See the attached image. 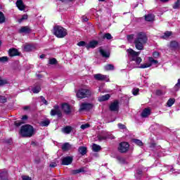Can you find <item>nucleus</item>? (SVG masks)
I'll use <instances>...</instances> for the list:
<instances>
[{
	"label": "nucleus",
	"instance_id": "f257e3e1",
	"mask_svg": "<svg viewBox=\"0 0 180 180\" xmlns=\"http://www.w3.org/2000/svg\"><path fill=\"white\" fill-rule=\"evenodd\" d=\"M127 39L129 43H132L134 40V44L136 50H144V45L148 41V38L145 32H138L134 38V34H129L127 36Z\"/></svg>",
	"mask_w": 180,
	"mask_h": 180
},
{
	"label": "nucleus",
	"instance_id": "f03ea898",
	"mask_svg": "<svg viewBox=\"0 0 180 180\" xmlns=\"http://www.w3.org/2000/svg\"><path fill=\"white\" fill-rule=\"evenodd\" d=\"M20 134L22 137H32L34 134V129L30 124H25L20 128Z\"/></svg>",
	"mask_w": 180,
	"mask_h": 180
},
{
	"label": "nucleus",
	"instance_id": "7ed1b4c3",
	"mask_svg": "<svg viewBox=\"0 0 180 180\" xmlns=\"http://www.w3.org/2000/svg\"><path fill=\"white\" fill-rule=\"evenodd\" d=\"M127 56L130 61H135L136 65H140V63L143 60L139 56L140 52H136L131 49L127 50Z\"/></svg>",
	"mask_w": 180,
	"mask_h": 180
},
{
	"label": "nucleus",
	"instance_id": "20e7f679",
	"mask_svg": "<svg viewBox=\"0 0 180 180\" xmlns=\"http://www.w3.org/2000/svg\"><path fill=\"white\" fill-rule=\"evenodd\" d=\"M76 96L79 99L91 98L92 96V90L90 88H81L77 91Z\"/></svg>",
	"mask_w": 180,
	"mask_h": 180
},
{
	"label": "nucleus",
	"instance_id": "39448f33",
	"mask_svg": "<svg viewBox=\"0 0 180 180\" xmlns=\"http://www.w3.org/2000/svg\"><path fill=\"white\" fill-rule=\"evenodd\" d=\"M53 34L58 39H63L67 36L68 32L65 28L56 25L53 27Z\"/></svg>",
	"mask_w": 180,
	"mask_h": 180
},
{
	"label": "nucleus",
	"instance_id": "423d86ee",
	"mask_svg": "<svg viewBox=\"0 0 180 180\" xmlns=\"http://www.w3.org/2000/svg\"><path fill=\"white\" fill-rule=\"evenodd\" d=\"M92 108H94V104L91 103H82L80 105V108L79 109V112H88L89 110H91V109H92Z\"/></svg>",
	"mask_w": 180,
	"mask_h": 180
},
{
	"label": "nucleus",
	"instance_id": "0eeeda50",
	"mask_svg": "<svg viewBox=\"0 0 180 180\" xmlns=\"http://www.w3.org/2000/svg\"><path fill=\"white\" fill-rule=\"evenodd\" d=\"M130 148V145L127 142H122L120 143L118 150L120 153H127L129 151V148Z\"/></svg>",
	"mask_w": 180,
	"mask_h": 180
},
{
	"label": "nucleus",
	"instance_id": "6e6552de",
	"mask_svg": "<svg viewBox=\"0 0 180 180\" xmlns=\"http://www.w3.org/2000/svg\"><path fill=\"white\" fill-rule=\"evenodd\" d=\"M58 116V117H61L63 116V113L60 110V106L58 105H56L53 106V109L51 110V116Z\"/></svg>",
	"mask_w": 180,
	"mask_h": 180
},
{
	"label": "nucleus",
	"instance_id": "1a4fd4ad",
	"mask_svg": "<svg viewBox=\"0 0 180 180\" xmlns=\"http://www.w3.org/2000/svg\"><path fill=\"white\" fill-rule=\"evenodd\" d=\"M72 156H67L63 158H62V162L61 165H70V164H72L73 160Z\"/></svg>",
	"mask_w": 180,
	"mask_h": 180
},
{
	"label": "nucleus",
	"instance_id": "9d476101",
	"mask_svg": "<svg viewBox=\"0 0 180 180\" xmlns=\"http://www.w3.org/2000/svg\"><path fill=\"white\" fill-rule=\"evenodd\" d=\"M62 109L63 110V112L65 113V115H71V106L67 103H64L62 104Z\"/></svg>",
	"mask_w": 180,
	"mask_h": 180
},
{
	"label": "nucleus",
	"instance_id": "9b49d317",
	"mask_svg": "<svg viewBox=\"0 0 180 180\" xmlns=\"http://www.w3.org/2000/svg\"><path fill=\"white\" fill-rule=\"evenodd\" d=\"M110 110H111V112H117L119 110V101H118L116 100L110 104Z\"/></svg>",
	"mask_w": 180,
	"mask_h": 180
},
{
	"label": "nucleus",
	"instance_id": "f8f14e48",
	"mask_svg": "<svg viewBox=\"0 0 180 180\" xmlns=\"http://www.w3.org/2000/svg\"><path fill=\"white\" fill-rule=\"evenodd\" d=\"M94 78L96 81H105L108 77L105 75H102L101 73L94 75Z\"/></svg>",
	"mask_w": 180,
	"mask_h": 180
},
{
	"label": "nucleus",
	"instance_id": "ddd939ff",
	"mask_svg": "<svg viewBox=\"0 0 180 180\" xmlns=\"http://www.w3.org/2000/svg\"><path fill=\"white\" fill-rule=\"evenodd\" d=\"M108 139H110L111 140H114L115 136H113V135H112L109 133H107L106 135H105V136H102V135L98 136L99 141H102V140H106Z\"/></svg>",
	"mask_w": 180,
	"mask_h": 180
},
{
	"label": "nucleus",
	"instance_id": "4468645a",
	"mask_svg": "<svg viewBox=\"0 0 180 180\" xmlns=\"http://www.w3.org/2000/svg\"><path fill=\"white\" fill-rule=\"evenodd\" d=\"M24 51H33L36 47L33 44H25L23 45Z\"/></svg>",
	"mask_w": 180,
	"mask_h": 180
},
{
	"label": "nucleus",
	"instance_id": "2eb2a0df",
	"mask_svg": "<svg viewBox=\"0 0 180 180\" xmlns=\"http://www.w3.org/2000/svg\"><path fill=\"white\" fill-rule=\"evenodd\" d=\"M15 5L20 11H25V9L26 8V6L23 4L22 0H17Z\"/></svg>",
	"mask_w": 180,
	"mask_h": 180
},
{
	"label": "nucleus",
	"instance_id": "dca6fc26",
	"mask_svg": "<svg viewBox=\"0 0 180 180\" xmlns=\"http://www.w3.org/2000/svg\"><path fill=\"white\" fill-rule=\"evenodd\" d=\"M31 32L32 30L30 29V27H29V26L22 27L19 30V33H25V34H29V33H30Z\"/></svg>",
	"mask_w": 180,
	"mask_h": 180
},
{
	"label": "nucleus",
	"instance_id": "f3484780",
	"mask_svg": "<svg viewBox=\"0 0 180 180\" xmlns=\"http://www.w3.org/2000/svg\"><path fill=\"white\" fill-rule=\"evenodd\" d=\"M19 51L15 48L10 49L8 50V55L10 56V57H15L16 56H19Z\"/></svg>",
	"mask_w": 180,
	"mask_h": 180
},
{
	"label": "nucleus",
	"instance_id": "a211bd4d",
	"mask_svg": "<svg viewBox=\"0 0 180 180\" xmlns=\"http://www.w3.org/2000/svg\"><path fill=\"white\" fill-rule=\"evenodd\" d=\"M169 49L172 50H176V49H179L180 45L176 41H172L169 46Z\"/></svg>",
	"mask_w": 180,
	"mask_h": 180
},
{
	"label": "nucleus",
	"instance_id": "6ab92c4d",
	"mask_svg": "<svg viewBox=\"0 0 180 180\" xmlns=\"http://www.w3.org/2000/svg\"><path fill=\"white\" fill-rule=\"evenodd\" d=\"M97 46H98V41H91L89 42V44L86 45V48H87V49H95V47H96Z\"/></svg>",
	"mask_w": 180,
	"mask_h": 180
},
{
	"label": "nucleus",
	"instance_id": "aec40b11",
	"mask_svg": "<svg viewBox=\"0 0 180 180\" xmlns=\"http://www.w3.org/2000/svg\"><path fill=\"white\" fill-rule=\"evenodd\" d=\"M150 115H151V110L150 108H145L141 113L142 117H148Z\"/></svg>",
	"mask_w": 180,
	"mask_h": 180
},
{
	"label": "nucleus",
	"instance_id": "412c9836",
	"mask_svg": "<svg viewBox=\"0 0 180 180\" xmlns=\"http://www.w3.org/2000/svg\"><path fill=\"white\" fill-rule=\"evenodd\" d=\"M110 98V95L105 94L104 96H101L98 97V101L99 102H105V101H109Z\"/></svg>",
	"mask_w": 180,
	"mask_h": 180
},
{
	"label": "nucleus",
	"instance_id": "4be33fe9",
	"mask_svg": "<svg viewBox=\"0 0 180 180\" xmlns=\"http://www.w3.org/2000/svg\"><path fill=\"white\" fill-rule=\"evenodd\" d=\"M155 18V16H154L153 14H148L145 15V20H146V22H153Z\"/></svg>",
	"mask_w": 180,
	"mask_h": 180
},
{
	"label": "nucleus",
	"instance_id": "5701e85b",
	"mask_svg": "<svg viewBox=\"0 0 180 180\" xmlns=\"http://www.w3.org/2000/svg\"><path fill=\"white\" fill-rule=\"evenodd\" d=\"M62 131L63 133H65V134H70V133H71V131H72V127L66 126L65 127H64Z\"/></svg>",
	"mask_w": 180,
	"mask_h": 180
},
{
	"label": "nucleus",
	"instance_id": "b1692460",
	"mask_svg": "<svg viewBox=\"0 0 180 180\" xmlns=\"http://www.w3.org/2000/svg\"><path fill=\"white\" fill-rule=\"evenodd\" d=\"M71 148V145L70 144V143H65L63 146H62V150L63 151H70V149Z\"/></svg>",
	"mask_w": 180,
	"mask_h": 180
},
{
	"label": "nucleus",
	"instance_id": "393cba45",
	"mask_svg": "<svg viewBox=\"0 0 180 180\" xmlns=\"http://www.w3.org/2000/svg\"><path fill=\"white\" fill-rule=\"evenodd\" d=\"M78 151L81 155H85L86 154V147L85 146H80L78 148Z\"/></svg>",
	"mask_w": 180,
	"mask_h": 180
},
{
	"label": "nucleus",
	"instance_id": "a878e982",
	"mask_svg": "<svg viewBox=\"0 0 180 180\" xmlns=\"http://www.w3.org/2000/svg\"><path fill=\"white\" fill-rule=\"evenodd\" d=\"M105 71H113L115 70V65L112 64H108L104 67Z\"/></svg>",
	"mask_w": 180,
	"mask_h": 180
},
{
	"label": "nucleus",
	"instance_id": "bb28decb",
	"mask_svg": "<svg viewBox=\"0 0 180 180\" xmlns=\"http://www.w3.org/2000/svg\"><path fill=\"white\" fill-rule=\"evenodd\" d=\"M101 146L96 145V143H94L92 146V150L94 153H98V151H101Z\"/></svg>",
	"mask_w": 180,
	"mask_h": 180
},
{
	"label": "nucleus",
	"instance_id": "cd10ccee",
	"mask_svg": "<svg viewBox=\"0 0 180 180\" xmlns=\"http://www.w3.org/2000/svg\"><path fill=\"white\" fill-rule=\"evenodd\" d=\"M148 67H151V63H144L140 66H134V68H148Z\"/></svg>",
	"mask_w": 180,
	"mask_h": 180
},
{
	"label": "nucleus",
	"instance_id": "c85d7f7f",
	"mask_svg": "<svg viewBox=\"0 0 180 180\" xmlns=\"http://www.w3.org/2000/svg\"><path fill=\"white\" fill-rule=\"evenodd\" d=\"M40 91H41V88L40 87V86H35L32 89V91L33 92V94H39Z\"/></svg>",
	"mask_w": 180,
	"mask_h": 180
},
{
	"label": "nucleus",
	"instance_id": "c756f323",
	"mask_svg": "<svg viewBox=\"0 0 180 180\" xmlns=\"http://www.w3.org/2000/svg\"><path fill=\"white\" fill-rule=\"evenodd\" d=\"M100 54H101V56L105 58H109V53L105 52V50L100 49L99 50Z\"/></svg>",
	"mask_w": 180,
	"mask_h": 180
},
{
	"label": "nucleus",
	"instance_id": "7c9ffc66",
	"mask_svg": "<svg viewBox=\"0 0 180 180\" xmlns=\"http://www.w3.org/2000/svg\"><path fill=\"white\" fill-rule=\"evenodd\" d=\"M117 160L120 162V164H127L126 159L122 158L121 156H117Z\"/></svg>",
	"mask_w": 180,
	"mask_h": 180
},
{
	"label": "nucleus",
	"instance_id": "2f4dec72",
	"mask_svg": "<svg viewBox=\"0 0 180 180\" xmlns=\"http://www.w3.org/2000/svg\"><path fill=\"white\" fill-rule=\"evenodd\" d=\"M132 141H133V143H134L135 144H136V146H139V147H142V146H143V142L139 139H134L132 140Z\"/></svg>",
	"mask_w": 180,
	"mask_h": 180
},
{
	"label": "nucleus",
	"instance_id": "473e14b6",
	"mask_svg": "<svg viewBox=\"0 0 180 180\" xmlns=\"http://www.w3.org/2000/svg\"><path fill=\"white\" fill-rule=\"evenodd\" d=\"M84 172V168H80V169L72 170V174H73V175H76V174H80V172Z\"/></svg>",
	"mask_w": 180,
	"mask_h": 180
},
{
	"label": "nucleus",
	"instance_id": "72a5a7b5",
	"mask_svg": "<svg viewBox=\"0 0 180 180\" xmlns=\"http://www.w3.org/2000/svg\"><path fill=\"white\" fill-rule=\"evenodd\" d=\"M174 103H175V98H169L167 103V105L169 108H171Z\"/></svg>",
	"mask_w": 180,
	"mask_h": 180
},
{
	"label": "nucleus",
	"instance_id": "f704fd0d",
	"mask_svg": "<svg viewBox=\"0 0 180 180\" xmlns=\"http://www.w3.org/2000/svg\"><path fill=\"white\" fill-rule=\"evenodd\" d=\"M49 124H50V120H45L41 122V125H42L43 127H47Z\"/></svg>",
	"mask_w": 180,
	"mask_h": 180
},
{
	"label": "nucleus",
	"instance_id": "c9c22d12",
	"mask_svg": "<svg viewBox=\"0 0 180 180\" xmlns=\"http://www.w3.org/2000/svg\"><path fill=\"white\" fill-rule=\"evenodd\" d=\"M172 34V32L167 31L165 32L164 35L162 37V39H168Z\"/></svg>",
	"mask_w": 180,
	"mask_h": 180
},
{
	"label": "nucleus",
	"instance_id": "e433bc0d",
	"mask_svg": "<svg viewBox=\"0 0 180 180\" xmlns=\"http://www.w3.org/2000/svg\"><path fill=\"white\" fill-rule=\"evenodd\" d=\"M27 18L28 15L27 14L23 15L21 18L18 19V23H22V20H27Z\"/></svg>",
	"mask_w": 180,
	"mask_h": 180
},
{
	"label": "nucleus",
	"instance_id": "4c0bfd02",
	"mask_svg": "<svg viewBox=\"0 0 180 180\" xmlns=\"http://www.w3.org/2000/svg\"><path fill=\"white\" fill-rule=\"evenodd\" d=\"M5 22V15L2 11H0V23Z\"/></svg>",
	"mask_w": 180,
	"mask_h": 180
},
{
	"label": "nucleus",
	"instance_id": "58836bf2",
	"mask_svg": "<svg viewBox=\"0 0 180 180\" xmlns=\"http://www.w3.org/2000/svg\"><path fill=\"white\" fill-rule=\"evenodd\" d=\"M103 39H107V40H111V39H112V37L110 33H106L103 35Z\"/></svg>",
	"mask_w": 180,
	"mask_h": 180
},
{
	"label": "nucleus",
	"instance_id": "ea45409f",
	"mask_svg": "<svg viewBox=\"0 0 180 180\" xmlns=\"http://www.w3.org/2000/svg\"><path fill=\"white\" fill-rule=\"evenodd\" d=\"M174 88V91H179V88H180V78L178 79L177 84H175Z\"/></svg>",
	"mask_w": 180,
	"mask_h": 180
},
{
	"label": "nucleus",
	"instance_id": "a19ab883",
	"mask_svg": "<svg viewBox=\"0 0 180 180\" xmlns=\"http://www.w3.org/2000/svg\"><path fill=\"white\" fill-rule=\"evenodd\" d=\"M49 64H51V65H55V64H57V59L56 58H51L49 60Z\"/></svg>",
	"mask_w": 180,
	"mask_h": 180
},
{
	"label": "nucleus",
	"instance_id": "79ce46f5",
	"mask_svg": "<svg viewBox=\"0 0 180 180\" xmlns=\"http://www.w3.org/2000/svg\"><path fill=\"white\" fill-rule=\"evenodd\" d=\"M77 46H79V47H84V46L86 47V43L84 41H81L77 44Z\"/></svg>",
	"mask_w": 180,
	"mask_h": 180
},
{
	"label": "nucleus",
	"instance_id": "37998d69",
	"mask_svg": "<svg viewBox=\"0 0 180 180\" xmlns=\"http://www.w3.org/2000/svg\"><path fill=\"white\" fill-rule=\"evenodd\" d=\"M90 124H82L80 128L82 129V130H85V129H88L89 127H90Z\"/></svg>",
	"mask_w": 180,
	"mask_h": 180
},
{
	"label": "nucleus",
	"instance_id": "c03bdc74",
	"mask_svg": "<svg viewBox=\"0 0 180 180\" xmlns=\"http://www.w3.org/2000/svg\"><path fill=\"white\" fill-rule=\"evenodd\" d=\"M6 84H8V80L0 79V86H4V85H6Z\"/></svg>",
	"mask_w": 180,
	"mask_h": 180
},
{
	"label": "nucleus",
	"instance_id": "a18cd8bd",
	"mask_svg": "<svg viewBox=\"0 0 180 180\" xmlns=\"http://www.w3.org/2000/svg\"><path fill=\"white\" fill-rule=\"evenodd\" d=\"M180 6V3H179V0H178L176 3H174V4L173 5V8L174 9H178L179 8Z\"/></svg>",
	"mask_w": 180,
	"mask_h": 180
},
{
	"label": "nucleus",
	"instance_id": "49530a36",
	"mask_svg": "<svg viewBox=\"0 0 180 180\" xmlns=\"http://www.w3.org/2000/svg\"><path fill=\"white\" fill-rule=\"evenodd\" d=\"M149 61H150V64H158V60H155L153 58H149Z\"/></svg>",
	"mask_w": 180,
	"mask_h": 180
},
{
	"label": "nucleus",
	"instance_id": "de8ad7c7",
	"mask_svg": "<svg viewBox=\"0 0 180 180\" xmlns=\"http://www.w3.org/2000/svg\"><path fill=\"white\" fill-rule=\"evenodd\" d=\"M8 60V56H3L0 58V61H1V63H6Z\"/></svg>",
	"mask_w": 180,
	"mask_h": 180
},
{
	"label": "nucleus",
	"instance_id": "09e8293b",
	"mask_svg": "<svg viewBox=\"0 0 180 180\" xmlns=\"http://www.w3.org/2000/svg\"><path fill=\"white\" fill-rule=\"evenodd\" d=\"M0 103H6V98H5V96H0Z\"/></svg>",
	"mask_w": 180,
	"mask_h": 180
},
{
	"label": "nucleus",
	"instance_id": "8fccbe9b",
	"mask_svg": "<svg viewBox=\"0 0 180 180\" xmlns=\"http://www.w3.org/2000/svg\"><path fill=\"white\" fill-rule=\"evenodd\" d=\"M40 99H41V101L43 102L44 105H48L47 100L44 98V96H41Z\"/></svg>",
	"mask_w": 180,
	"mask_h": 180
},
{
	"label": "nucleus",
	"instance_id": "3c124183",
	"mask_svg": "<svg viewBox=\"0 0 180 180\" xmlns=\"http://www.w3.org/2000/svg\"><path fill=\"white\" fill-rule=\"evenodd\" d=\"M119 129H120L121 130H124V129H126V125L123 124H120L119 123L117 124Z\"/></svg>",
	"mask_w": 180,
	"mask_h": 180
},
{
	"label": "nucleus",
	"instance_id": "603ef678",
	"mask_svg": "<svg viewBox=\"0 0 180 180\" xmlns=\"http://www.w3.org/2000/svg\"><path fill=\"white\" fill-rule=\"evenodd\" d=\"M139 91H140V89H134L132 90L133 95H134V96L137 95L139 94Z\"/></svg>",
	"mask_w": 180,
	"mask_h": 180
},
{
	"label": "nucleus",
	"instance_id": "864d4df0",
	"mask_svg": "<svg viewBox=\"0 0 180 180\" xmlns=\"http://www.w3.org/2000/svg\"><path fill=\"white\" fill-rule=\"evenodd\" d=\"M21 178L22 180H32V177L29 176H22Z\"/></svg>",
	"mask_w": 180,
	"mask_h": 180
},
{
	"label": "nucleus",
	"instance_id": "5fc2aeb1",
	"mask_svg": "<svg viewBox=\"0 0 180 180\" xmlns=\"http://www.w3.org/2000/svg\"><path fill=\"white\" fill-rule=\"evenodd\" d=\"M153 56L155 58H158V57H160V53L157 51L153 52Z\"/></svg>",
	"mask_w": 180,
	"mask_h": 180
},
{
	"label": "nucleus",
	"instance_id": "6e6d98bb",
	"mask_svg": "<svg viewBox=\"0 0 180 180\" xmlns=\"http://www.w3.org/2000/svg\"><path fill=\"white\" fill-rule=\"evenodd\" d=\"M156 95H158V96H161V95H164V93H162V91L161 90H157Z\"/></svg>",
	"mask_w": 180,
	"mask_h": 180
},
{
	"label": "nucleus",
	"instance_id": "4d7b16f0",
	"mask_svg": "<svg viewBox=\"0 0 180 180\" xmlns=\"http://www.w3.org/2000/svg\"><path fill=\"white\" fill-rule=\"evenodd\" d=\"M22 124H23L22 122H15V126H16L17 127H19V126H22Z\"/></svg>",
	"mask_w": 180,
	"mask_h": 180
},
{
	"label": "nucleus",
	"instance_id": "13d9d810",
	"mask_svg": "<svg viewBox=\"0 0 180 180\" xmlns=\"http://www.w3.org/2000/svg\"><path fill=\"white\" fill-rule=\"evenodd\" d=\"M49 167L51 168H56V167H57V163L56 162H52L49 165Z\"/></svg>",
	"mask_w": 180,
	"mask_h": 180
},
{
	"label": "nucleus",
	"instance_id": "bf43d9fd",
	"mask_svg": "<svg viewBox=\"0 0 180 180\" xmlns=\"http://www.w3.org/2000/svg\"><path fill=\"white\" fill-rule=\"evenodd\" d=\"M136 174H137V175H141V174H143V170L137 169L136 170Z\"/></svg>",
	"mask_w": 180,
	"mask_h": 180
},
{
	"label": "nucleus",
	"instance_id": "052dcab7",
	"mask_svg": "<svg viewBox=\"0 0 180 180\" xmlns=\"http://www.w3.org/2000/svg\"><path fill=\"white\" fill-rule=\"evenodd\" d=\"M21 119H22V120H27L28 117H27V115H23Z\"/></svg>",
	"mask_w": 180,
	"mask_h": 180
},
{
	"label": "nucleus",
	"instance_id": "680f3d73",
	"mask_svg": "<svg viewBox=\"0 0 180 180\" xmlns=\"http://www.w3.org/2000/svg\"><path fill=\"white\" fill-rule=\"evenodd\" d=\"M150 148H155V143H151L150 146Z\"/></svg>",
	"mask_w": 180,
	"mask_h": 180
},
{
	"label": "nucleus",
	"instance_id": "e2e57ef3",
	"mask_svg": "<svg viewBox=\"0 0 180 180\" xmlns=\"http://www.w3.org/2000/svg\"><path fill=\"white\" fill-rule=\"evenodd\" d=\"M27 109H30V107L27 105L24 107V110H27Z\"/></svg>",
	"mask_w": 180,
	"mask_h": 180
},
{
	"label": "nucleus",
	"instance_id": "0e129e2a",
	"mask_svg": "<svg viewBox=\"0 0 180 180\" xmlns=\"http://www.w3.org/2000/svg\"><path fill=\"white\" fill-rule=\"evenodd\" d=\"M39 57L40 58H44V57H46V55L41 54Z\"/></svg>",
	"mask_w": 180,
	"mask_h": 180
},
{
	"label": "nucleus",
	"instance_id": "69168bd1",
	"mask_svg": "<svg viewBox=\"0 0 180 180\" xmlns=\"http://www.w3.org/2000/svg\"><path fill=\"white\" fill-rule=\"evenodd\" d=\"M83 20H84V22H88V18H85L84 19H83Z\"/></svg>",
	"mask_w": 180,
	"mask_h": 180
},
{
	"label": "nucleus",
	"instance_id": "338daca9",
	"mask_svg": "<svg viewBox=\"0 0 180 180\" xmlns=\"http://www.w3.org/2000/svg\"><path fill=\"white\" fill-rule=\"evenodd\" d=\"M161 2H168L169 0H160Z\"/></svg>",
	"mask_w": 180,
	"mask_h": 180
},
{
	"label": "nucleus",
	"instance_id": "774afa93",
	"mask_svg": "<svg viewBox=\"0 0 180 180\" xmlns=\"http://www.w3.org/2000/svg\"><path fill=\"white\" fill-rule=\"evenodd\" d=\"M105 0H98L99 2H105Z\"/></svg>",
	"mask_w": 180,
	"mask_h": 180
}]
</instances>
